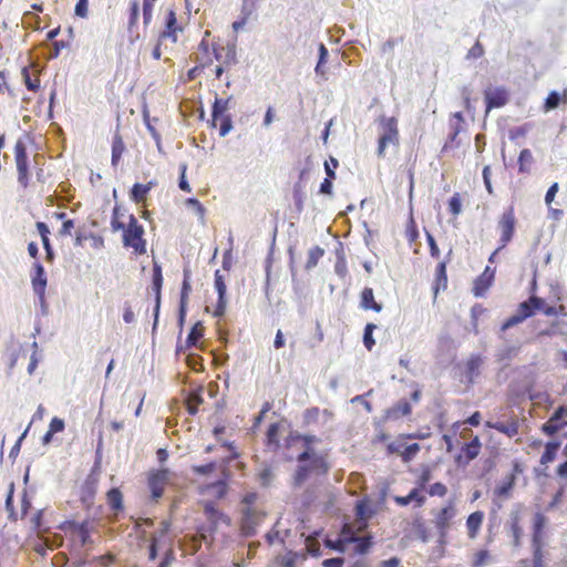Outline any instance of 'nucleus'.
Instances as JSON below:
<instances>
[{
    "mask_svg": "<svg viewBox=\"0 0 567 567\" xmlns=\"http://www.w3.org/2000/svg\"><path fill=\"white\" fill-rule=\"evenodd\" d=\"M96 492V482L87 478L81 488V499L84 504L90 505Z\"/></svg>",
    "mask_w": 567,
    "mask_h": 567,
    "instance_id": "nucleus-35",
    "label": "nucleus"
},
{
    "mask_svg": "<svg viewBox=\"0 0 567 567\" xmlns=\"http://www.w3.org/2000/svg\"><path fill=\"white\" fill-rule=\"evenodd\" d=\"M162 287H163L162 267L153 257L152 290L154 291V295H155L153 330L156 329L157 323H158Z\"/></svg>",
    "mask_w": 567,
    "mask_h": 567,
    "instance_id": "nucleus-10",
    "label": "nucleus"
},
{
    "mask_svg": "<svg viewBox=\"0 0 567 567\" xmlns=\"http://www.w3.org/2000/svg\"><path fill=\"white\" fill-rule=\"evenodd\" d=\"M23 83L29 91L38 92L40 90V75L38 70H32L29 66H24L21 71Z\"/></svg>",
    "mask_w": 567,
    "mask_h": 567,
    "instance_id": "nucleus-23",
    "label": "nucleus"
},
{
    "mask_svg": "<svg viewBox=\"0 0 567 567\" xmlns=\"http://www.w3.org/2000/svg\"><path fill=\"white\" fill-rule=\"evenodd\" d=\"M495 277V268L486 266L484 271L474 280L473 293L483 297L492 286Z\"/></svg>",
    "mask_w": 567,
    "mask_h": 567,
    "instance_id": "nucleus-16",
    "label": "nucleus"
},
{
    "mask_svg": "<svg viewBox=\"0 0 567 567\" xmlns=\"http://www.w3.org/2000/svg\"><path fill=\"white\" fill-rule=\"evenodd\" d=\"M125 152V144H124V141L122 138V135L120 134L118 130H116L114 136H113V140H112V157H111V163H112V166L113 167H117L120 162H121V158H122V155L124 154Z\"/></svg>",
    "mask_w": 567,
    "mask_h": 567,
    "instance_id": "nucleus-24",
    "label": "nucleus"
},
{
    "mask_svg": "<svg viewBox=\"0 0 567 567\" xmlns=\"http://www.w3.org/2000/svg\"><path fill=\"white\" fill-rule=\"evenodd\" d=\"M184 31V27L177 20L176 10L174 7H168L165 10L163 20V29L159 32V42L169 40L172 43L178 41V34Z\"/></svg>",
    "mask_w": 567,
    "mask_h": 567,
    "instance_id": "nucleus-7",
    "label": "nucleus"
},
{
    "mask_svg": "<svg viewBox=\"0 0 567 567\" xmlns=\"http://www.w3.org/2000/svg\"><path fill=\"white\" fill-rule=\"evenodd\" d=\"M13 492H14V486H13V484H11L9 487L7 497H6V502H4L6 509L9 512V519H11V520L17 519L16 513L13 509Z\"/></svg>",
    "mask_w": 567,
    "mask_h": 567,
    "instance_id": "nucleus-50",
    "label": "nucleus"
},
{
    "mask_svg": "<svg viewBox=\"0 0 567 567\" xmlns=\"http://www.w3.org/2000/svg\"><path fill=\"white\" fill-rule=\"evenodd\" d=\"M75 16L82 19L89 16V0H78L75 4Z\"/></svg>",
    "mask_w": 567,
    "mask_h": 567,
    "instance_id": "nucleus-57",
    "label": "nucleus"
},
{
    "mask_svg": "<svg viewBox=\"0 0 567 567\" xmlns=\"http://www.w3.org/2000/svg\"><path fill=\"white\" fill-rule=\"evenodd\" d=\"M107 502L112 511L120 512L123 509V495L118 488H111L107 492Z\"/></svg>",
    "mask_w": 567,
    "mask_h": 567,
    "instance_id": "nucleus-39",
    "label": "nucleus"
},
{
    "mask_svg": "<svg viewBox=\"0 0 567 567\" xmlns=\"http://www.w3.org/2000/svg\"><path fill=\"white\" fill-rule=\"evenodd\" d=\"M516 482L515 473L506 475L503 481L496 486L494 493L498 497H507L509 492L513 489Z\"/></svg>",
    "mask_w": 567,
    "mask_h": 567,
    "instance_id": "nucleus-31",
    "label": "nucleus"
},
{
    "mask_svg": "<svg viewBox=\"0 0 567 567\" xmlns=\"http://www.w3.org/2000/svg\"><path fill=\"white\" fill-rule=\"evenodd\" d=\"M330 465L326 455L316 450L302 451L297 456V467L292 475V487L300 488L308 480L326 476Z\"/></svg>",
    "mask_w": 567,
    "mask_h": 567,
    "instance_id": "nucleus-1",
    "label": "nucleus"
},
{
    "mask_svg": "<svg viewBox=\"0 0 567 567\" xmlns=\"http://www.w3.org/2000/svg\"><path fill=\"white\" fill-rule=\"evenodd\" d=\"M278 432H279V424L278 423H272L269 425L268 430H267V442L269 445H275V446H278L279 445V440H278Z\"/></svg>",
    "mask_w": 567,
    "mask_h": 567,
    "instance_id": "nucleus-51",
    "label": "nucleus"
},
{
    "mask_svg": "<svg viewBox=\"0 0 567 567\" xmlns=\"http://www.w3.org/2000/svg\"><path fill=\"white\" fill-rule=\"evenodd\" d=\"M204 514L215 528L219 522L229 524V518L216 507L214 502L208 501L204 504Z\"/></svg>",
    "mask_w": 567,
    "mask_h": 567,
    "instance_id": "nucleus-21",
    "label": "nucleus"
},
{
    "mask_svg": "<svg viewBox=\"0 0 567 567\" xmlns=\"http://www.w3.org/2000/svg\"><path fill=\"white\" fill-rule=\"evenodd\" d=\"M517 225L514 206L507 207L499 216L496 224V234L498 236V248H505L514 238Z\"/></svg>",
    "mask_w": 567,
    "mask_h": 567,
    "instance_id": "nucleus-6",
    "label": "nucleus"
},
{
    "mask_svg": "<svg viewBox=\"0 0 567 567\" xmlns=\"http://www.w3.org/2000/svg\"><path fill=\"white\" fill-rule=\"evenodd\" d=\"M202 392H203V388L202 386L198 388L197 390H194V391L189 392L187 398H186V403L193 404L195 406L200 405L204 402L203 396H202Z\"/></svg>",
    "mask_w": 567,
    "mask_h": 567,
    "instance_id": "nucleus-55",
    "label": "nucleus"
},
{
    "mask_svg": "<svg viewBox=\"0 0 567 567\" xmlns=\"http://www.w3.org/2000/svg\"><path fill=\"white\" fill-rule=\"evenodd\" d=\"M484 514L480 511L472 513L466 520L470 538H475L483 523Z\"/></svg>",
    "mask_w": 567,
    "mask_h": 567,
    "instance_id": "nucleus-29",
    "label": "nucleus"
},
{
    "mask_svg": "<svg viewBox=\"0 0 567 567\" xmlns=\"http://www.w3.org/2000/svg\"><path fill=\"white\" fill-rule=\"evenodd\" d=\"M202 357L198 354H189L187 357V364L194 370V371H202L203 364H202Z\"/></svg>",
    "mask_w": 567,
    "mask_h": 567,
    "instance_id": "nucleus-63",
    "label": "nucleus"
},
{
    "mask_svg": "<svg viewBox=\"0 0 567 567\" xmlns=\"http://www.w3.org/2000/svg\"><path fill=\"white\" fill-rule=\"evenodd\" d=\"M537 303H540V298L536 296H532L528 300L519 303L518 309L516 310L522 316H525V320L535 315L537 311Z\"/></svg>",
    "mask_w": 567,
    "mask_h": 567,
    "instance_id": "nucleus-32",
    "label": "nucleus"
},
{
    "mask_svg": "<svg viewBox=\"0 0 567 567\" xmlns=\"http://www.w3.org/2000/svg\"><path fill=\"white\" fill-rule=\"evenodd\" d=\"M257 0H243L240 17L246 18L247 20L256 10Z\"/></svg>",
    "mask_w": 567,
    "mask_h": 567,
    "instance_id": "nucleus-53",
    "label": "nucleus"
},
{
    "mask_svg": "<svg viewBox=\"0 0 567 567\" xmlns=\"http://www.w3.org/2000/svg\"><path fill=\"white\" fill-rule=\"evenodd\" d=\"M183 284L181 289V298H179V305L187 306L188 296L192 291L190 286V270L188 268H184L183 270Z\"/></svg>",
    "mask_w": 567,
    "mask_h": 567,
    "instance_id": "nucleus-38",
    "label": "nucleus"
},
{
    "mask_svg": "<svg viewBox=\"0 0 567 567\" xmlns=\"http://www.w3.org/2000/svg\"><path fill=\"white\" fill-rule=\"evenodd\" d=\"M35 227L42 239L43 248H51L50 235H54L56 238L71 236L74 228V221L68 218L65 213H53L48 218V221H38Z\"/></svg>",
    "mask_w": 567,
    "mask_h": 567,
    "instance_id": "nucleus-2",
    "label": "nucleus"
},
{
    "mask_svg": "<svg viewBox=\"0 0 567 567\" xmlns=\"http://www.w3.org/2000/svg\"><path fill=\"white\" fill-rule=\"evenodd\" d=\"M265 513L252 507H245L241 511L240 534L244 537H252L258 526L262 523Z\"/></svg>",
    "mask_w": 567,
    "mask_h": 567,
    "instance_id": "nucleus-8",
    "label": "nucleus"
},
{
    "mask_svg": "<svg viewBox=\"0 0 567 567\" xmlns=\"http://www.w3.org/2000/svg\"><path fill=\"white\" fill-rule=\"evenodd\" d=\"M203 337V327L200 322H196L186 339L187 347H194L198 342V340Z\"/></svg>",
    "mask_w": 567,
    "mask_h": 567,
    "instance_id": "nucleus-42",
    "label": "nucleus"
},
{
    "mask_svg": "<svg viewBox=\"0 0 567 567\" xmlns=\"http://www.w3.org/2000/svg\"><path fill=\"white\" fill-rule=\"evenodd\" d=\"M380 135L378 140L377 154L378 157L383 158L388 146H399L400 133H399V121L396 117L381 116L379 118Z\"/></svg>",
    "mask_w": 567,
    "mask_h": 567,
    "instance_id": "nucleus-4",
    "label": "nucleus"
},
{
    "mask_svg": "<svg viewBox=\"0 0 567 567\" xmlns=\"http://www.w3.org/2000/svg\"><path fill=\"white\" fill-rule=\"evenodd\" d=\"M156 186L155 181H151L147 184L136 183L133 185L130 198L136 204H144L147 199L150 190Z\"/></svg>",
    "mask_w": 567,
    "mask_h": 567,
    "instance_id": "nucleus-19",
    "label": "nucleus"
},
{
    "mask_svg": "<svg viewBox=\"0 0 567 567\" xmlns=\"http://www.w3.org/2000/svg\"><path fill=\"white\" fill-rule=\"evenodd\" d=\"M349 542L357 544L355 550H357V553H359L361 555L365 554L371 546L370 538H365V537L353 536L352 538L349 539Z\"/></svg>",
    "mask_w": 567,
    "mask_h": 567,
    "instance_id": "nucleus-49",
    "label": "nucleus"
},
{
    "mask_svg": "<svg viewBox=\"0 0 567 567\" xmlns=\"http://www.w3.org/2000/svg\"><path fill=\"white\" fill-rule=\"evenodd\" d=\"M214 285L218 295L216 308L214 310V317H223L225 315L227 308V287L225 282L224 276L220 274V270H216L214 275Z\"/></svg>",
    "mask_w": 567,
    "mask_h": 567,
    "instance_id": "nucleus-13",
    "label": "nucleus"
},
{
    "mask_svg": "<svg viewBox=\"0 0 567 567\" xmlns=\"http://www.w3.org/2000/svg\"><path fill=\"white\" fill-rule=\"evenodd\" d=\"M229 99L216 97L213 104L212 117L214 126H217V121L220 115H226L229 107Z\"/></svg>",
    "mask_w": 567,
    "mask_h": 567,
    "instance_id": "nucleus-33",
    "label": "nucleus"
},
{
    "mask_svg": "<svg viewBox=\"0 0 567 567\" xmlns=\"http://www.w3.org/2000/svg\"><path fill=\"white\" fill-rule=\"evenodd\" d=\"M234 62H235V53L231 51H228L226 54V60L224 61V64L217 65L214 70L216 79H220L221 74L224 73L225 66H228Z\"/></svg>",
    "mask_w": 567,
    "mask_h": 567,
    "instance_id": "nucleus-54",
    "label": "nucleus"
},
{
    "mask_svg": "<svg viewBox=\"0 0 567 567\" xmlns=\"http://www.w3.org/2000/svg\"><path fill=\"white\" fill-rule=\"evenodd\" d=\"M217 125H219V135L221 137L226 136L233 128L230 115H220V117H218Z\"/></svg>",
    "mask_w": 567,
    "mask_h": 567,
    "instance_id": "nucleus-47",
    "label": "nucleus"
},
{
    "mask_svg": "<svg viewBox=\"0 0 567 567\" xmlns=\"http://www.w3.org/2000/svg\"><path fill=\"white\" fill-rule=\"evenodd\" d=\"M533 548H534L533 567H544L542 544H533Z\"/></svg>",
    "mask_w": 567,
    "mask_h": 567,
    "instance_id": "nucleus-60",
    "label": "nucleus"
},
{
    "mask_svg": "<svg viewBox=\"0 0 567 567\" xmlns=\"http://www.w3.org/2000/svg\"><path fill=\"white\" fill-rule=\"evenodd\" d=\"M559 447H560V442L553 441V442L546 443L545 450L540 457V463L544 465L551 463L555 460Z\"/></svg>",
    "mask_w": 567,
    "mask_h": 567,
    "instance_id": "nucleus-37",
    "label": "nucleus"
},
{
    "mask_svg": "<svg viewBox=\"0 0 567 567\" xmlns=\"http://www.w3.org/2000/svg\"><path fill=\"white\" fill-rule=\"evenodd\" d=\"M140 18V3L137 0H132L128 8V29L137 25Z\"/></svg>",
    "mask_w": 567,
    "mask_h": 567,
    "instance_id": "nucleus-43",
    "label": "nucleus"
},
{
    "mask_svg": "<svg viewBox=\"0 0 567 567\" xmlns=\"http://www.w3.org/2000/svg\"><path fill=\"white\" fill-rule=\"evenodd\" d=\"M13 157L17 168L18 183L23 189H25L29 187L31 179L27 136H22L17 140L13 146Z\"/></svg>",
    "mask_w": 567,
    "mask_h": 567,
    "instance_id": "nucleus-5",
    "label": "nucleus"
},
{
    "mask_svg": "<svg viewBox=\"0 0 567 567\" xmlns=\"http://www.w3.org/2000/svg\"><path fill=\"white\" fill-rule=\"evenodd\" d=\"M517 354V348L505 344L497 350L496 358L498 362H508Z\"/></svg>",
    "mask_w": 567,
    "mask_h": 567,
    "instance_id": "nucleus-41",
    "label": "nucleus"
},
{
    "mask_svg": "<svg viewBox=\"0 0 567 567\" xmlns=\"http://www.w3.org/2000/svg\"><path fill=\"white\" fill-rule=\"evenodd\" d=\"M344 559L342 557L327 558L322 561L323 567H343Z\"/></svg>",
    "mask_w": 567,
    "mask_h": 567,
    "instance_id": "nucleus-64",
    "label": "nucleus"
},
{
    "mask_svg": "<svg viewBox=\"0 0 567 567\" xmlns=\"http://www.w3.org/2000/svg\"><path fill=\"white\" fill-rule=\"evenodd\" d=\"M449 212L453 217H457L462 213V197L460 193H454L449 200Z\"/></svg>",
    "mask_w": 567,
    "mask_h": 567,
    "instance_id": "nucleus-44",
    "label": "nucleus"
},
{
    "mask_svg": "<svg viewBox=\"0 0 567 567\" xmlns=\"http://www.w3.org/2000/svg\"><path fill=\"white\" fill-rule=\"evenodd\" d=\"M420 237V231L417 229L416 223L412 215H410L406 226H405V238L410 246H420L421 243L417 240Z\"/></svg>",
    "mask_w": 567,
    "mask_h": 567,
    "instance_id": "nucleus-30",
    "label": "nucleus"
},
{
    "mask_svg": "<svg viewBox=\"0 0 567 567\" xmlns=\"http://www.w3.org/2000/svg\"><path fill=\"white\" fill-rule=\"evenodd\" d=\"M412 406L406 399L399 400L395 404L385 411L386 420H399L402 416H406L411 413Z\"/></svg>",
    "mask_w": 567,
    "mask_h": 567,
    "instance_id": "nucleus-18",
    "label": "nucleus"
},
{
    "mask_svg": "<svg viewBox=\"0 0 567 567\" xmlns=\"http://www.w3.org/2000/svg\"><path fill=\"white\" fill-rule=\"evenodd\" d=\"M481 441L478 436H475L471 442L464 444L463 451L466 455L467 462L477 457L481 451Z\"/></svg>",
    "mask_w": 567,
    "mask_h": 567,
    "instance_id": "nucleus-40",
    "label": "nucleus"
},
{
    "mask_svg": "<svg viewBox=\"0 0 567 567\" xmlns=\"http://www.w3.org/2000/svg\"><path fill=\"white\" fill-rule=\"evenodd\" d=\"M31 282L33 292L39 297L40 301L44 302L45 288L48 284L47 274L43 266L35 261L33 264V272L31 275Z\"/></svg>",
    "mask_w": 567,
    "mask_h": 567,
    "instance_id": "nucleus-15",
    "label": "nucleus"
},
{
    "mask_svg": "<svg viewBox=\"0 0 567 567\" xmlns=\"http://www.w3.org/2000/svg\"><path fill=\"white\" fill-rule=\"evenodd\" d=\"M567 425V408H557L549 420L542 426V431L546 435H554Z\"/></svg>",
    "mask_w": 567,
    "mask_h": 567,
    "instance_id": "nucleus-12",
    "label": "nucleus"
},
{
    "mask_svg": "<svg viewBox=\"0 0 567 567\" xmlns=\"http://www.w3.org/2000/svg\"><path fill=\"white\" fill-rule=\"evenodd\" d=\"M361 308L364 310H373L375 312H380L382 310L381 303L374 300L373 289L365 287L361 292Z\"/></svg>",
    "mask_w": 567,
    "mask_h": 567,
    "instance_id": "nucleus-26",
    "label": "nucleus"
},
{
    "mask_svg": "<svg viewBox=\"0 0 567 567\" xmlns=\"http://www.w3.org/2000/svg\"><path fill=\"white\" fill-rule=\"evenodd\" d=\"M324 250H309L306 269L310 270L317 266L319 259L323 256Z\"/></svg>",
    "mask_w": 567,
    "mask_h": 567,
    "instance_id": "nucleus-56",
    "label": "nucleus"
},
{
    "mask_svg": "<svg viewBox=\"0 0 567 567\" xmlns=\"http://www.w3.org/2000/svg\"><path fill=\"white\" fill-rule=\"evenodd\" d=\"M484 96L486 101V114L493 109L505 106L509 100L508 92L505 87L486 89Z\"/></svg>",
    "mask_w": 567,
    "mask_h": 567,
    "instance_id": "nucleus-14",
    "label": "nucleus"
},
{
    "mask_svg": "<svg viewBox=\"0 0 567 567\" xmlns=\"http://www.w3.org/2000/svg\"><path fill=\"white\" fill-rule=\"evenodd\" d=\"M546 517L542 513H536L533 522V544H540L543 529L546 525Z\"/></svg>",
    "mask_w": 567,
    "mask_h": 567,
    "instance_id": "nucleus-34",
    "label": "nucleus"
},
{
    "mask_svg": "<svg viewBox=\"0 0 567 567\" xmlns=\"http://www.w3.org/2000/svg\"><path fill=\"white\" fill-rule=\"evenodd\" d=\"M122 214L120 208L115 206L113 208L111 226L112 229L123 231V244L125 247L131 248H144L145 240L143 239L144 228L138 224L134 215L128 216L127 225L120 220Z\"/></svg>",
    "mask_w": 567,
    "mask_h": 567,
    "instance_id": "nucleus-3",
    "label": "nucleus"
},
{
    "mask_svg": "<svg viewBox=\"0 0 567 567\" xmlns=\"http://www.w3.org/2000/svg\"><path fill=\"white\" fill-rule=\"evenodd\" d=\"M394 502L400 506H406L415 502L416 506L421 507L425 502V497L419 493L417 488H413L406 496H395Z\"/></svg>",
    "mask_w": 567,
    "mask_h": 567,
    "instance_id": "nucleus-28",
    "label": "nucleus"
},
{
    "mask_svg": "<svg viewBox=\"0 0 567 567\" xmlns=\"http://www.w3.org/2000/svg\"><path fill=\"white\" fill-rule=\"evenodd\" d=\"M534 163V156L529 148H524L520 151L517 159L518 164V173L520 174H529L532 171V165Z\"/></svg>",
    "mask_w": 567,
    "mask_h": 567,
    "instance_id": "nucleus-27",
    "label": "nucleus"
},
{
    "mask_svg": "<svg viewBox=\"0 0 567 567\" xmlns=\"http://www.w3.org/2000/svg\"><path fill=\"white\" fill-rule=\"evenodd\" d=\"M216 468L215 462H209L204 465H195L193 466V472L198 475H208Z\"/></svg>",
    "mask_w": 567,
    "mask_h": 567,
    "instance_id": "nucleus-59",
    "label": "nucleus"
},
{
    "mask_svg": "<svg viewBox=\"0 0 567 567\" xmlns=\"http://www.w3.org/2000/svg\"><path fill=\"white\" fill-rule=\"evenodd\" d=\"M455 516L452 505L443 507L435 517V525L441 536H444L450 527L451 519Z\"/></svg>",
    "mask_w": 567,
    "mask_h": 567,
    "instance_id": "nucleus-17",
    "label": "nucleus"
},
{
    "mask_svg": "<svg viewBox=\"0 0 567 567\" xmlns=\"http://www.w3.org/2000/svg\"><path fill=\"white\" fill-rule=\"evenodd\" d=\"M258 477H259V482L262 486H265V487L269 486L275 477L272 467L269 465H264L258 474Z\"/></svg>",
    "mask_w": 567,
    "mask_h": 567,
    "instance_id": "nucleus-46",
    "label": "nucleus"
},
{
    "mask_svg": "<svg viewBox=\"0 0 567 567\" xmlns=\"http://www.w3.org/2000/svg\"><path fill=\"white\" fill-rule=\"evenodd\" d=\"M447 493V488L443 483L436 482L430 486L429 494L431 496L443 497Z\"/></svg>",
    "mask_w": 567,
    "mask_h": 567,
    "instance_id": "nucleus-61",
    "label": "nucleus"
},
{
    "mask_svg": "<svg viewBox=\"0 0 567 567\" xmlns=\"http://www.w3.org/2000/svg\"><path fill=\"white\" fill-rule=\"evenodd\" d=\"M420 451V445L417 443L410 444L404 447V451L401 452V456L403 462H410L414 458V456Z\"/></svg>",
    "mask_w": 567,
    "mask_h": 567,
    "instance_id": "nucleus-52",
    "label": "nucleus"
},
{
    "mask_svg": "<svg viewBox=\"0 0 567 567\" xmlns=\"http://www.w3.org/2000/svg\"><path fill=\"white\" fill-rule=\"evenodd\" d=\"M157 0H143V22L144 25H148L153 19V10Z\"/></svg>",
    "mask_w": 567,
    "mask_h": 567,
    "instance_id": "nucleus-48",
    "label": "nucleus"
},
{
    "mask_svg": "<svg viewBox=\"0 0 567 567\" xmlns=\"http://www.w3.org/2000/svg\"><path fill=\"white\" fill-rule=\"evenodd\" d=\"M483 363L481 355H472L465 364V377L468 383H473L474 380L480 375V368Z\"/></svg>",
    "mask_w": 567,
    "mask_h": 567,
    "instance_id": "nucleus-25",
    "label": "nucleus"
},
{
    "mask_svg": "<svg viewBox=\"0 0 567 567\" xmlns=\"http://www.w3.org/2000/svg\"><path fill=\"white\" fill-rule=\"evenodd\" d=\"M560 101H563L564 103L567 102V90L564 91L563 96H560L558 92L551 91L545 100L544 110L548 112L550 110L556 109L559 105Z\"/></svg>",
    "mask_w": 567,
    "mask_h": 567,
    "instance_id": "nucleus-36",
    "label": "nucleus"
},
{
    "mask_svg": "<svg viewBox=\"0 0 567 567\" xmlns=\"http://www.w3.org/2000/svg\"><path fill=\"white\" fill-rule=\"evenodd\" d=\"M452 250H449L446 257L441 260L435 269V286L434 292L435 295L440 289H446L447 287V275H446V264L450 261Z\"/></svg>",
    "mask_w": 567,
    "mask_h": 567,
    "instance_id": "nucleus-20",
    "label": "nucleus"
},
{
    "mask_svg": "<svg viewBox=\"0 0 567 567\" xmlns=\"http://www.w3.org/2000/svg\"><path fill=\"white\" fill-rule=\"evenodd\" d=\"M181 176H179V183H178V186L182 190L186 192V193H190L192 192V188L188 184V182L186 181V169H187V165L186 164H182L181 165Z\"/></svg>",
    "mask_w": 567,
    "mask_h": 567,
    "instance_id": "nucleus-62",
    "label": "nucleus"
},
{
    "mask_svg": "<svg viewBox=\"0 0 567 567\" xmlns=\"http://www.w3.org/2000/svg\"><path fill=\"white\" fill-rule=\"evenodd\" d=\"M171 472L168 468H161L152 472L148 476V487L152 493V498L157 501L162 497L164 486L169 480Z\"/></svg>",
    "mask_w": 567,
    "mask_h": 567,
    "instance_id": "nucleus-11",
    "label": "nucleus"
},
{
    "mask_svg": "<svg viewBox=\"0 0 567 567\" xmlns=\"http://www.w3.org/2000/svg\"><path fill=\"white\" fill-rule=\"evenodd\" d=\"M486 426L489 429H494L499 433L506 434L508 437H513L518 434V422L516 420H512L509 422H487Z\"/></svg>",
    "mask_w": 567,
    "mask_h": 567,
    "instance_id": "nucleus-22",
    "label": "nucleus"
},
{
    "mask_svg": "<svg viewBox=\"0 0 567 567\" xmlns=\"http://www.w3.org/2000/svg\"><path fill=\"white\" fill-rule=\"evenodd\" d=\"M225 50V48H213L210 50L209 43L203 39L200 43L198 44V51L196 56L197 64L204 70L206 68H209L214 60L220 61L221 60V52Z\"/></svg>",
    "mask_w": 567,
    "mask_h": 567,
    "instance_id": "nucleus-9",
    "label": "nucleus"
},
{
    "mask_svg": "<svg viewBox=\"0 0 567 567\" xmlns=\"http://www.w3.org/2000/svg\"><path fill=\"white\" fill-rule=\"evenodd\" d=\"M375 329L377 326L374 323H368L364 328L363 344L369 351H371L373 346L375 344V340L373 339V331Z\"/></svg>",
    "mask_w": 567,
    "mask_h": 567,
    "instance_id": "nucleus-45",
    "label": "nucleus"
},
{
    "mask_svg": "<svg viewBox=\"0 0 567 567\" xmlns=\"http://www.w3.org/2000/svg\"><path fill=\"white\" fill-rule=\"evenodd\" d=\"M525 320V316H522L520 313H518L517 311L515 312V315H513L512 317H509L507 320H505V322L502 324V331H505L520 322H523Z\"/></svg>",
    "mask_w": 567,
    "mask_h": 567,
    "instance_id": "nucleus-58",
    "label": "nucleus"
}]
</instances>
